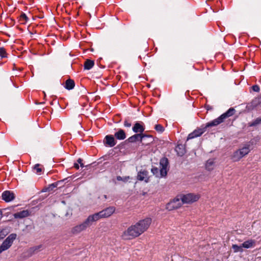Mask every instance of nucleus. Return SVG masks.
<instances>
[{"mask_svg": "<svg viewBox=\"0 0 261 261\" xmlns=\"http://www.w3.org/2000/svg\"><path fill=\"white\" fill-rule=\"evenodd\" d=\"M151 223V219L147 218L139 221L134 225L129 227L123 232L122 236L124 240H130L136 238L146 231Z\"/></svg>", "mask_w": 261, "mask_h": 261, "instance_id": "f257e3e1", "label": "nucleus"}, {"mask_svg": "<svg viewBox=\"0 0 261 261\" xmlns=\"http://www.w3.org/2000/svg\"><path fill=\"white\" fill-rule=\"evenodd\" d=\"M199 196L193 193H189L180 196V198L174 199L170 204L172 205L173 208H177L184 203H191L197 201L199 199Z\"/></svg>", "mask_w": 261, "mask_h": 261, "instance_id": "f03ea898", "label": "nucleus"}, {"mask_svg": "<svg viewBox=\"0 0 261 261\" xmlns=\"http://www.w3.org/2000/svg\"><path fill=\"white\" fill-rule=\"evenodd\" d=\"M94 222L92 216L90 215L82 223L73 227L71 229V232L75 234H79L90 226Z\"/></svg>", "mask_w": 261, "mask_h": 261, "instance_id": "7ed1b4c3", "label": "nucleus"}, {"mask_svg": "<svg viewBox=\"0 0 261 261\" xmlns=\"http://www.w3.org/2000/svg\"><path fill=\"white\" fill-rule=\"evenodd\" d=\"M250 145L246 144L244 146L234 151L231 156L233 161L238 162L248 154L250 151Z\"/></svg>", "mask_w": 261, "mask_h": 261, "instance_id": "20e7f679", "label": "nucleus"}, {"mask_svg": "<svg viewBox=\"0 0 261 261\" xmlns=\"http://www.w3.org/2000/svg\"><path fill=\"white\" fill-rule=\"evenodd\" d=\"M115 208L113 206L106 208V209L91 215L92 218L94 222L97 221L100 218H107L111 216L115 212Z\"/></svg>", "mask_w": 261, "mask_h": 261, "instance_id": "39448f33", "label": "nucleus"}, {"mask_svg": "<svg viewBox=\"0 0 261 261\" xmlns=\"http://www.w3.org/2000/svg\"><path fill=\"white\" fill-rule=\"evenodd\" d=\"M16 234L12 233L10 234L3 242L0 246V253L8 249L12 245L13 241L16 239Z\"/></svg>", "mask_w": 261, "mask_h": 261, "instance_id": "423d86ee", "label": "nucleus"}, {"mask_svg": "<svg viewBox=\"0 0 261 261\" xmlns=\"http://www.w3.org/2000/svg\"><path fill=\"white\" fill-rule=\"evenodd\" d=\"M146 138H148L149 139V142H152V138L150 135H147L142 134H137L132 136L130 137L127 139L126 141L130 143H134L137 141H140V142H143L145 140Z\"/></svg>", "mask_w": 261, "mask_h": 261, "instance_id": "0eeeda50", "label": "nucleus"}, {"mask_svg": "<svg viewBox=\"0 0 261 261\" xmlns=\"http://www.w3.org/2000/svg\"><path fill=\"white\" fill-rule=\"evenodd\" d=\"M168 160L166 158H162L160 162V177H164L167 175V167L168 166Z\"/></svg>", "mask_w": 261, "mask_h": 261, "instance_id": "6e6552de", "label": "nucleus"}, {"mask_svg": "<svg viewBox=\"0 0 261 261\" xmlns=\"http://www.w3.org/2000/svg\"><path fill=\"white\" fill-rule=\"evenodd\" d=\"M206 130V128L203 126H201L200 128L195 129L194 132L190 134L187 138V140L193 139L195 137L201 136Z\"/></svg>", "mask_w": 261, "mask_h": 261, "instance_id": "1a4fd4ad", "label": "nucleus"}, {"mask_svg": "<svg viewBox=\"0 0 261 261\" xmlns=\"http://www.w3.org/2000/svg\"><path fill=\"white\" fill-rule=\"evenodd\" d=\"M2 199L6 202H9L14 199L15 196L13 192L5 191L2 193Z\"/></svg>", "mask_w": 261, "mask_h": 261, "instance_id": "9d476101", "label": "nucleus"}, {"mask_svg": "<svg viewBox=\"0 0 261 261\" xmlns=\"http://www.w3.org/2000/svg\"><path fill=\"white\" fill-rule=\"evenodd\" d=\"M137 179L139 180H144L146 182L149 181L148 172L146 170H141L138 173Z\"/></svg>", "mask_w": 261, "mask_h": 261, "instance_id": "9b49d317", "label": "nucleus"}, {"mask_svg": "<svg viewBox=\"0 0 261 261\" xmlns=\"http://www.w3.org/2000/svg\"><path fill=\"white\" fill-rule=\"evenodd\" d=\"M104 143L108 146L112 147L116 145V142L112 135H107L105 137Z\"/></svg>", "mask_w": 261, "mask_h": 261, "instance_id": "f8f14e48", "label": "nucleus"}, {"mask_svg": "<svg viewBox=\"0 0 261 261\" xmlns=\"http://www.w3.org/2000/svg\"><path fill=\"white\" fill-rule=\"evenodd\" d=\"M222 122H223V120L222 119L221 117L219 116L218 118L213 120V121L207 123L205 124V127L206 129L207 127H209L217 126L220 123H222Z\"/></svg>", "mask_w": 261, "mask_h": 261, "instance_id": "ddd939ff", "label": "nucleus"}, {"mask_svg": "<svg viewBox=\"0 0 261 261\" xmlns=\"http://www.w3.org/2000/svg\"><path fill=\"white\" fill-rule=\"evenodd\" d=\"M30 212L28 210H23L14 214L13 216L16 219H22L29 216Z\"/></svg>", "mask_w": 261, "mask_h": 261, "instance_id": "4468645a", "label": "nucleus"}, {"mask_svg": "<svg viewBox=\"0 0 261 261\" xmlns=\"http://www.w3.org/2000/svg\"><path fill=\"white\" fill-rule=\"evenodd\" d=\"M236 110L234 108H231L229 109L225 113L222 114L220 117L223 121L228 117H229L234 114Z\"/></svg>", "mask_w": 261, "mask_h": 261, "instance_id": "2eb2a0df", "label": "nucleus"}, {"mask_svg": "<svg viewBox=\"0 0 261 261\" xmlns=\"http://www.w3.org/2000/svg\"><path fill=\"white\" fill-rule=\"evenodd\" d=\"M242 244V246L245 248H250L254 247L255 245V241L253 240H248L245 241Z\"/></svg>", "mask_w": 261, "mask_h": 261, "instance_id": "dca6fc26", "label": "nucleus"}, {"mask_svg": "<svg viewBox=\"0 0 261 261\" xmlns=\"http://www.w3.org/2000/svg\"><path fill=\"white\" fill-rule=\"evenodd\" d=\"M133 130L134 132L136 133H140L141 134L144 132V128L139 123L137 122L135 124L134 126H133Z\"/></svg>", "mask_w": 261, "mask_h": 261, "instance_id": "f3484780", "label": "nucleus"}, {"mask_svg": "<svg viewBox=\"0 0 261 261\" xmlns=\"http://www.w3.org/2000/svg\"><path fill=\"white\" fill-rule=\"evenodd\" d=\"M114 136L118 140H124L126 138L125 133L122 129H119L117 132L115 133Z\"/></svg>", "mask_w": 261, "mask_h": 261, "instance_id": "a211bd4d", "label": "nucleus"}, {"mask_svg": "<svg viewBox=\"0 0 261 261\" xmlns=\"http://www.w3.org/2000/svg\"><path fill=\"white\" fill-rule=\"evenodd\" d=\"M42 247V246L41 245L31 247L28 250V252L30 256H32L40 251Z\"/></svg>", "mask_w": 261, "mask_h": 261, "instance_id": "6ab92c4d", "label": "nucleus"}, {"mask_svg": "<svg viewBox=\"0 0 261 261\" xmlns=\"http://www.w3.org/2000/svg\"><path fill=\"white\" fill-rule=\"evenodd\" d=\"M75 86L74 82L73 80L71 79H68L66 81L65 83V88L68 90L72 89Z\"/></svg>", "mask_w": 261, "mask_h": 261, "instance_id": "aec40b11", "label": "nucleus"}, {"mask_svg": "<svg viewBox=\"0 0 261 261\" xmlns=\"http://www.w3.org/2000/svg\"><path fill=\"white\" fill-rule=\"evenodd\" d=\"M94 63L93 61L87 60L84 64V69L89 70L94 66Z\"/></svg>", "mask_w": 261, "mask_h": 261, "instance_id": "412c9836", "label": "nucleus"}, {"mask_svg": "<svg viewBox=\"0 0 261 261\" xmlns=\"http://www.w3.org/2000/svg\"><path fill=\"white\" fill-rule=\"evenodd\" d=\"M214 164L215 162L214 159L207 160L205 164L206 168L209 171L212 170L214 168Z\"/></svg>", "mask_w": 261, "mask_h": 261, "instance_id": "4be33fe9", "label": "nucleus"}, {"mask_svg": "<svg viewBox=\"0 0 261 261\" xmlns=\"http://www.w3.org/2000/svg\"><path fill=\"white\" fill-rule=\"evenodd\" d=\"M232 248L233 249V251L234 252H243V247L242 246V244L240 246H238L237 245H233L232 246Z\"/></svg>", "mask_w": 261, "mask_h": 261, "instance_id": "5701e85b", "label": "nucleus"}, {"mask_svg": "<svg viewBox=\"0 0 261 261\" xmlns=\"http://www.w3.org/2000/svg\"><path fill=\"white\" fill-rule=\"evenodd\" d=\"M260 103L261 97H256L252 100L251 104L253 107H256Z\"/></svg>", "mask_w": 261, "mask_h": 261, "instance_id": "b1692460", "label": "nucleus"}, {"mask_svg": "<svg viewBox=\"0 0 261 261\" xmlns=\"http://www.w3.org/2000/svg\"><path fill=\"white\" fill-rule=\"evenodd\" d=\"M8 234V231L6 229H0V240L5 238Z\"/></svg>", "mask_w": 261, "mask_h": 261, "instance_id": "393cba45", "label": "nucleus"}, {"mask_svg": "<svg viewBox=\"0 0 261 261\" xmlns=\"http://www.w3.org/2000/svg\"><path fill=\"white\" fill-rule=\"evenodd\" d=\"M259 124H261V117L257 118L251 123L250 126H255Z\"/></svg>", "mask_w": 261, "mask_h": 261, "instance_id": "a878e982", "label": "nucleus"}, {"mask_svg": "<svg viewBox=\"0 0 261 261\" xmlns=\"http://www.w3.org/2000/svg\"><path fill=\"white\" fill-rule=\"evenodd\" d=\"M154 128L157 132L159 133H162L164 130V127L161 124L155 125Z\"/></svg>", "mask_w": 261, "mask_h": 261, "instance_id": "bb28decb", "label": "nucleus"}, {"mask_svg": "<svg viewBox=\"0 0 261 261\" xmlns=\"http://www.w3.org/2000/svg\"><path fill=\"white\" fill-rule=\"evenodd\" d=\"M34 169L36 171V173H40L42 172V168L40 167V165L39 164H36L34 167Z\"/></svg>", "mask_w": 261, "mask_h": 261, "instance_id": "cd10ccee", "label": "nucleus"}, {"mask_svg": "<svg viewBox=\"0 0 261 261\" xmlns=\"http://www.w3.org/2000/svg\"><path fill=\"white\" fill-rule=\"evenodd\" d=\"M129 179V176H125V177H121L120 176H117V179L119 181H123L124 182H126L128 179Z\"/></svg>", "mask_w": 261, "mask_h": 261, "instance_id": "c85d7f7f", "label": "nucleus"}, {"mask_svg": "<svg viewBox=\"0 0 261 261\" xmlns=\"http://www.w3.org/2000/svg\"><path fill=\"white\" fill-rule=\"evenodd\" d=\"M0 56L2 58H5V57H7L6 50L3 47H1L0 48Z\"/></svg>", "mask_w": 261, "mask_h": 261, "instance_id": "c756f323", "label": "nucleus"}, {"mask_svg": "<svg viewBox=\"0 0 261 261\" xmlns=\"http://www.w3.org/2000/svg\"><path fill=\"white\" fill-rule=\"evenodd\" d=\"M159 170L158 168L156 167H153L151 169V172L153 173V175H155L156 177H159Z\"/></svg>", "mask_w": 261, "mask_h": 261, "instance_id": "7c9ffc66", "label": "nucleus"}, {"mask_svg": "<svg viewBox=\"0 0 261 261\" xmlns=\"http://www.w3.org/2000/svg\"><path fill=\"white\" fill-rule=\"evenodd\" d=\"M28 17L25 14H22L20 15V20L22 22V23H24L28 20Z\"/></svg>", "mask_w": 261, "mask_h": 261, "instance_id": "2f4dec72", "label": "nucleus"}, {"mask_svg": "<svg viewBox=\"0 0 261 261\" xmlns=\"http://www.w3.org/2000/svg\"><path fill=\"white\" fill-rule=\"evenodd\" d=\"M252 90L255 92H259L260 88L258 85H254L252 87Z\"/></svg>", "mask_w": 261, "mask_h": 261, "instance_id": "473e14b6", "label": "nucleus"}, {"mask_svg": "<svg viewBox=\"0 0 261 261\" xmlns=\"http://www.w3.org/2000/svg\"><path fill=\"white\" fill-rule=\"evenodd\" d=\"M124 125L125 127H129L131 126L132 124H131V123L128 122L127 120H125L124 123Z\"/></svg>", "mask_w": 261, "mask_h": 261, "instance_id": "72a5a7b5", "label": "nucleus"}, {"mask_svg": "<svg viewBox=\"0 0 261 261\" xmlns=\"http://www.w3.org/2000/svg\"><path fill=\"white\" fill-rule=\"evenodd\" d=\"M178 149H180V146L179 145L176 148V150L177 152H178ZM177 153H178L179 155L182 156L184 154V151H182L180 153H179V152H177Z\"/></svg>", "mask_w": 261, "mask_h": 261, "instance_id": "f704fd0d", "label": "nucleus"}, {"mask_svg": "<svg viewBox=\"0 0 261 261\" xmlns=\"http://www.w3.org/2000/svg\"><path fill=\"white\" fill-rule=\"evenodd\" d=\"M77 161L78 163L80 164L81 167H84V164L82 163L83 160L82 159L79 158Z\"/></svg>", "mask_w": 261, "mask_h": 261, "instance_id": "c9c22d12", "label": "nucleus"}, {"mask_svg": "<svg viewBox=\"0 0 261 261\" xmlns=\"http://www.w3.org/2000/svg\"><path fill=\"white\" fill-rule=\"evenodd\" d=\"M149 139L148 138H146L144 141L142 142L143 144L146 143V144H149L150 142H149Z\"/></svg>", "mask_w": 261, "mask_h": 261, "instance_id": "e433bc0d", "label": "nucleus"}, {"mask_svg": "<svg viewBox=\"0 0 261 261\" xmlns=\"http://www.w3.org/2000/svg\"><path fill=\"white\" fill-rule=\"evenodd\" d=\"M74 167L76 169H78L79 168V164H77V163H75V164H74Z\"/></svg>", "mask_w": 261, "mask_h": 261, "instance_id": "4c0bfd02", "label": "nucleus"}, {"mask_svg": "<svg viewBox=\"0 0 261 261\" xmlns=\"http://www.w3.org/2000/svg\"><path fill=\"white\" fill-rule=\"evenodd\" d=\"M2 217H3L2 211L1 210H0V220L2 218Z\"/></svg>", "mask_w": 261, "mask_h": 261, "instance_id": "58836bf2", "label": "nucleus"}, {"mask_svg": "<svg viewBox=\"0 0 261 261\" xmlns=\"http://www.w3.org/2000/svg\"><path fill=\"white\" fill-rule=\"evenodd\" d=\"M50 186L53 187H55L54 185H50Z\"/></svg>", "mask_w": 261, "mask_h": 261, "instance_id": "ea45409f", "label": "nucleus"}]
</instances>
